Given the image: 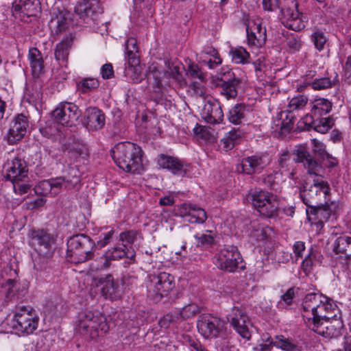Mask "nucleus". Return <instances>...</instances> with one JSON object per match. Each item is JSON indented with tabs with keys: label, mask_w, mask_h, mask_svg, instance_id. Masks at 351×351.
<instances>
[{
	"label": "nucleus",
	"mask_w": 351,
	"mask_h": 351,
	"mask_svg": "<svg viewBox=\"0 0 351 351\" xmlns=\"http://www.w3.org/2000/svg\"><path fill=\"white\" fill-rule=\"evenodd\" d=\"M99 82L95 78H84L77 83V88L82 93H87L97 88Z\"/></svg>",
	"instance_id": "42"
},
{
	"label": "nucleus",
	"mask_w": 351,
	"mask_h": 351,
	"mask_svg": "<svg viewBox=\"0 0 351 351\" xmlns=\"http://www.w3.org/2000/svg\"><path fill=\"white\" fill-rule=\"evenodd\" d=\"M3 287L5 289V298L8 300H12V298L16 294L17 298H22L27 293V290L25 287L21 289L17 287V282L16 280L12 279H8L3 284Z\"/></svg>",
	"instance_id": "35"
},
{
	"label": "nucleus",
	"mask_w": 351,
	"mask_h": 351,
	"mask_svg": "<svg viewBox=\"0 0 351 351\" xmlns=\"http://www.w3.org/2000/svg\"><path fill=\"white\" fill-rule=\"evenodd\" d=\"M51 117L56 122L62 125H67L68 122L66 119V114L64 113L62 106L60 103L58 106L51 112Z\"/></svg>",
	"instance_id": "50"
},
{
	"label": "nucleus",
	"mask_w": 351,
	"mask_h": 351,
	"mask_svg": "<svg viewBox=\"0 0 351 351\" xmlns=\"http://www.w3.org/2000/svg\"><path fill=\"white\" fill-rule=\"evenodd\" d=\"M28 121L23 114H17L11 123L8 133L7 140L9 144L13 145L21 141L27 132Z\"/></svg>",
	"instance_id": "18"
},
{
	"label": "nucleus",
	"mask_w": 351,
	"mask_h": 351,
	"mask_svg": "<svg viewBox=\"0 0 351 351\" xmlns=\"http://www.w3.org/2000/svg\"><path fill=\"white\" fill-rule=\"evenodd\" d=\"M311 142L313 144L312 151L315 156H311L307 152L305 146L299 145L294 150L293 155L295 157L293 160L297 162H302L309 174L318 176L319 169H321L319 160L324 159L325 157L328 156V154L323 143L315 138L312 139Z\"/></svg>",
	"instance_id": "5"
},
{
	"label": "nucleus",
	"mask_w": 351,
	"mask_h": 351,
	"mask_svg": "<svg viewBox=\"0 0 351 351\" xmlns=\"http://www.w3.org/2000/svg\"><path fill=\"white\" fill-rule=\"evenodd\" d=\"M338 82V75L336 74L332 80L327 77L315 78L312 82H306V85H309L314 90H324L332 87Z\"/></svg>",
	"instance_id": "39"
},
{
	"label": "nucleus",
	"mask_w": 351,
	"mask_h": 351,
	"mask_svg": "<svg viewBox=\"0 0 351 351\" xmlns=\"http://www.w3.org/2000/svg\"><path fill=\"white\" fill-rule=\"evenodd\" d=\"M63 110L66 114V119L68 125L70 122L77 121L82 116V112L79 109L78 106L71 102H61Z\"/></svg>",
	"instance_id": "37"
},
{
	"label": "nucleus",
	"mask_w": 351,
	"mask_h": 351,
	"mask_svg": "<svg viewBox=\"0 0 351 351\" xmlns=\"http://www.w3.org/2000/svg\"><path fill=\"white\" fill-rule=\"evenodd\" d=\"M226 322L211 314H202L199 316L197 328L205 339L216 338L225 332Z\"/></svg>",
	"instance_id": "8"
},
{
	"label": "nucleus",
	"mask_w": 351,
	"mask_h": 351,
	"mask_svg": "<svg viewBox=\"0 0 351 351\" xmlns=\"http://www.w3.org/2000/svg\"><path fill=\"white\" fill-rule=\"evenodd\" d=\"M321 257L322 255L317 250H315L313 247H311L307 256L302 262L301 267L303 271L306 274L310 273L316 263H321Z\"/></svg>",
	"instance_id": "34"
},
{
	"label": "nucleus",
	"mask_w": 351,
	"mask_h": 351,
	"mask_svg": "<svg viewBox=\"0 0 351 351\" xmlns=\"http://www.w3.org/2000/svg\"><path fill=\"white\" fill-rule=\"evenodd\" d=\"M247 202L263 217H274L278 209L279 204L276 197L265 191L250 192L246 197Z\"/></svg>",
	"instance_id": "6"
},
{
	"label": "nucleus",
	"mask_w": 351,
	"mask_h": 351,
	"mask_svg": "<svg viewBox=\"0 0 351 351\" xmlns=\"http://www.w3.org/2000/svg\"><path fill=\"white\" fill-rule=\"evenodd\" d=\"M38 320L35 313H15L12 327L19 335H29L37 328Z\"/></svg>",
	"instance_id": "15"
},
{
	"label": "nucleus",
	"mask_w": 351,
	"mask_h": 351,
	"mask_svg": "<svg viewBox=\"0 0 351 351\" xmlns=\"http://www.w3.org/2000/svg\"><path fill=\"white\" fill-rule=\"evenodd\" d=\"M323 303L319 304L316 310L312 313V317H307L308 320L312 319V324L311 326H313V324H315V321L317 322H321L322 321L325 320L326 319L331 318L330 316L326 313V311L324 308V302L326 301L323 300Z\"/></svg>",
	"instance_id": "45"
},
{
	"label": "nucleus",
	"mask_w": 351,
	"mask_h": 351,
	"mask_svg": "<svg viewBox=\"0 0 351 351\" xmlns=\"http://www.w3.org/2000/svg\"><path fill=\"white\" fill-rule=\"evenodd\" d=\"M323 300L327 301L328 297L319 293H310L306 295L302 302V309L306 315L304 317H308V314L312 313L317 309L318 306L323 303Z\"/></svg>",
	"instance_id": "24"
},
{
	"label": "nucleus",
	"mask_w": 351,
	"mask_h": 351,
	"mask_svg": "<svg viewBox=\"0 0 351 351\" xmlns=\"http://www.w3.org/2000/svg\"><path fill=\"white\" fill-rule=\"evenodd\" d=\"M200 307L194 303H191L182 308L180 311L179 316L182 319L185 320L200 313Z\"/></svg>",
	"instance_id": "44"
},
{
	"label": "nucleus",
	"mask_w": 351,
	"mask_h": 351,
	"mask_svg": "<svg viewBox=\"0 0 351 351\" xmlns=\"http://www.w3.org/2000/svg\"><path fill=\"white\" fill-rule=\"evenodd\" d=\"M252 227L254 228L250 232V236L256 239V241H261L267 238V229L258 226L255 228V225L252 224Z\"/></svg>",
	"instance_id": "55"
},
{
	"label": "nucleus",
	"mask_w": 351,
	"mask_h": 351,
	"mask_svg": "<svg viewBox=\"0 0 351 351\" xmlns=\"http://www.w3.org/2000/svg\"><path fill=\"white\" fill-rule=\"evenodd\" d=\"M50 182L53 191L52 193L56 195L59 193L63 184L66 182V179L64 177H57L50 179Z\"/></svg>",
	"instance_id": "61"
},
{
	"label": "nucleus",
	"mask_w": 351,
	"mask_h": 351,
	"mask_svg": "<svg viewBox=\"0 0 351 351\" xmlns=\"http://www.w3.org/2000/svg\"><path fill=\"white\" fill-rule=\"evenodd\" d=\"M332 206V204L320 203L313 206L310 209H306V213L308 220L322 226L324 223L327 221L334 213Z\"/></svg>",
	"instance_id": "19"
},
{
	"label": "nucleus",
	"mask_w": 351,
	"mask_h": 351,
	"mask_svg": "<svg viewBox=\"0 0 351 351\" xmlns=\"http://www.w3.org/2000/svg\"><path fill=\"white\" fill-rule=\"evenodd\" d=\"M141 148L130 142L118 143L112 149V156L117 165L123 171L138 173L141 168Z\"/></svg>",
	"instance_id": "2"
},
{
	"label": "nucleus",
	"mask_w": 351,
	"mask_h": 351,
	"mask_svg": "<svg viewBox=\"0 0 351 351\" xmlns=\"http://www.w3.org/2000/svg\"><path fill=\"white\" fill-rule=\"evenodd\" d=\"M136 236V232L131 230L121 232L119 234V241L122 242L121 244L127 245L128 247H132V245L134 243Z\"/></svg>",
	"instance_id": "53"
},
{
	"label": "nucleus",
	"mask_w": 351,
	"mask_h": 351,
	"mask_svg": "<svg viewBox=\"0 0 351 351\" xmlns=\"http://www.w3.org/2000/svg\"><path fill=\"white\" fill-rule=\"evenodd\" d=\"M241 166L243 173L252 174L261 171L265 164L261 157L254 156L243 158Z\"/></svg>",
	"instance_id": "29"
},
{
	"label": "nucleus",
	"mask_w": 351,
	"mask_h": 351,
	"mask_svg": "<svg viewBox=\"0 0 351 351\" xmlns=\"http://www.w3.org/2000/svg\"><path fill=\"white\" fill-rule=\"evenodd\" d=\"M204 120L208 123H215L222 120L223 117L221 108L218 102L208 101L204 106Z\"/></svg>",
	"instance_id": "26"
},
{
	"label": "nucleus",
	"mask_w": 351,
	"mask_h": 351,
	"mask_svg": "<svg viewBox=\"0 0 351 351\" xmlns=\"http://www.w3.org/2000/svg\"><path fill=\"white\" fill-rule=\"evenodd\" d=\"M98 285L101 286L102 295L111 301L121 299L124 294L123 285L120 278H114L112 274H107L98 279Z\"/></svg>",
	"instance_id": "12"
},
{
	"label": "nucleus",
	"mask_w": 351,
	"mask_h": 351,
	"mask_svg": "<svg viewBox=\"0 0 351 351\" xmlns=\"http://www.w3.org/2000/svg\"><path fill=\"white\" fill-rule=\"evenodd\" d=\"M5 167L8 171L5 178L14 184V189H16L15 184L17 182L23 181L25 178L27 177L28 167L27 162L19 156H16L11 160H8L5 165Z\"/></svg>",
	"instance_id": "14"
},
{
	"label": "nucleus",
	"mask_w": 351,
	"mask_h": 351,
	"mask_svg": "<svg viewBox=\"0 0 351 351\" xmlns=\"http://www.w3.org/2000/svg\"><path fill=\"white\" fill-rule=\"evenodd\" d=\"M186 74L193 80L190 87L196 93L200 92V93H203L202 88L206 81V77L198 65L195 64H189Z\"/></svg>",
	"instance_id": "25"
},
{
	"label": "nucleus",
	"mask_w": 351,
	"mask_h": 351,
	"mask_svg": "<svg viewBox=\"0 0 351 351\" xmlns=\"http://www.w3.org/2000/svg\"><path fill=\"white\" fill-rule=\"evenodd\" d=\"M247 106L244 104H237L232 108L228 113V120L230 123L237 125L245 117Z\"/></svg>",
	"instance_id": "40"
},
{
	"label": "nucleus",
	"mask_w": 351,
	"mask_h": 351,
	"mask_svg": "<svg viewBox=\"0 0 351 351\" xmlns=\"http://www.w3.org/2000/svg\"><path fill=\"white\" fill-rule=\"evenodd\" d=\"M235 81L230 80L225 82L224 84L219 85L217 87L219 88L220 93L224 95L226 99L235 98L238 95V88L241 84V79L235 76Z\"/></svg>",
	"instance_id": "33"
},
{
	"label": "nucleus",
	"mask_w": 351,
	"mask_h": 351,
	"mask_svg": "<svg viewBox=\"0 0 351 351\" xmlns=\"http://www.w3.org/2000/svg\"><path fill=\"white\" fill-rule=\"evenodd\" d=\"M287 45L292 53L299 51L301 47L300 41L293 34H287Z\"/></svg>",
	"instance_id": "56"
},
{
	"label": "nucleus",
	"mask_w": 351,
	"mask_h": 351,
	"mask_svg": "<svg viewBox=\"0 0 351 351\" xmlns=\"http://www.w3.org/2000/svg\"><path fill=\"white\" fill-rule=\"evenodd\" d=\"M158 164L160 167L169 170L173 174L186 173V168L181 160L165 154L159 156Z\"/></svg>",
	"instance_id": "22"
},
{
	"label": "nucleus",
	"mask_w": 351,
	"mask_h": 351,
	"mask_svg": "<svg viewBox=\"0 0 351 351\" xmlns=\"http://www.w3.org/2000/svg\"><path fill=\"white\" fill-rule=\"evenodd\" d=\"M285 132V121L280 118L274 121L271 127V135L278 139H284Z\"/></svg>",
	"instance_id": "46"
},
{
	"label": "nucleus",
	"mask_w": 351,
	"mask_h": 351,
	"mask_svg": "<svg viewBox=\"0 0 351 351\" xmlns=\"http://www.w3.org/2000/svg\"><path fill=\"white\" fill-rule=\"evenodd\" d=\"M263 182L274 190H277V186L280 181H282V174L275 172L273 174H269L263 178Z\"/></svg>",
	"instance_id": "49"
},
{
	"label": "nucleus",
	"mask_w": 351,
	"mask_h": 351,
	"mask_svg": "<svg viewBox=\"0 0 351 351\" xmlns=\"http://www.w3.org/2000/svg\"><path fill=\"white\" fill-rule=\"evenodd\" d=\"M217 267L228 272H234L237 269H244L243 258L237 247L234 245H226L215 256L214 262Z\"/></svg>",
	"instance_id": "7"
},
{
	"label": "nucleus",
	"mask_w": 351,
	"mask_h": 351,
	"mask_svg": "<svg viewBox=\"0 0 351 351\" xmlns=\"http://www.w3.org/2000/svg\"><path fill=\"white\" fill-rule=\"evenodd\" d=\"M185 341L190 348H193L196 351H208V350L196 339L189 336L186 337Z\"/></svg>",
	"instance_id": "60"
},
{
	"label": "nucleus",
	"mask_w": 351,
	"mask_h": 351,
	"mask_svg": "<svg viewBox=\"0 0 351 351\" xmlns=\"http://www.w3.org/2000/svg\"><path fill=\"white\" fill-rule=\"evenodd\" d=\"M287 20L296 21L299 22H305L304 14L298 8V3L295 0H287Z\"/></svg>",
	"instance_id": "38"
},
{
	"label": "nucleus",
	"mask_w": 351,
	"mask_h": 351,
	"mask_svg": "<svg viewBox=\"0 0 351 351\" xmlns=\"http://www.w3.org/2000/svg\"><path fill=\"white\" fill-rule=\"evenodd\" d=\"M330 317L321 322L315 321V324H313V326H310V327L313 331L326 338H337L342 335L343 321L340 316L337 317L335 314Z\"/></svg>",
	"instance_id": "10"
},
{
	"label": "nucleus",
	"mask_w": 351,
	"mask_h": 351,
	"mask_svg": "<svg viewBox=\"0 0 351 351\" xmlns=\"http://www.w3.org/2000/svg\"><path fill=\"white\" fill-rule=\"evenodd\" d=\"M192 206L193 204L184 203L180 204L176 210V215L180 216L185 219H189Z\"/></svg>",
	"instance_id": "57"
},
{
	"label": "nucleus",
	"mask_w": 351,
	"mask_h": 351,
	"mask_svg": "<svg viewBox=\"0 0 351 351\" xmlns=\"http://www.w3.org/2000/svg\"><path fill=\"white\" fill-rule=\"evenodd\" d=\"M135 251L132 247H128L127 245L121 244L108 249L101 257L103 260L101 268L106 269L111 265L112 261H118L125 258V264L130 265L135 261Z\"/></svg>",
	"instance_id": "11"
},
{
	"label": "nucleus",
	"mask_w": 351,
	"mask_h": 351,
	"mask_svg": "<svg viewBox=\"0 0 351 351\" xmlns=\"http://www.w3.org/2000/svg\"><path fill=\"white\" fill-rule=\"evenodd\" d=\"M75 14L67 10L64 8H53L51 12V19L50 22H71L78 20L97 21L102 14V10L97 4H92L89 0H79L75 7Z\"/></svg>",
	"instance_id": "3"
},
{
	"label": "nucleus",
	"mask_w": 351,
	"mask_h": 351,
	"mask_svg": "<svg viewBox=\"0 0 351 351\" xmlns=\"http://www.w3.org/2000/svg\"><path fill=\"white\" fill-rule=\"evenodd\" d=\"M333 252L336 254H342L346 260L351 259V237L341 234L335 240L332 247Z\"/></svg>",
	"instance_id": "27"
},
{
	"label": "nucleus",
	"mask_w": 351,
	"mask_h": 351,
	"mask_svg": "<svg viewBox=\"0 0 351 351\" xmlns=\"http://www.w3.org/2000/svg\"><path fill=\"white\" fill-rule=\"evenodd\" d=\"M230 324L237 330V332L245 339L250 338V333L248 327L245 323L247 320V316L243 309L239 306H234L232 309Z\"/></svg>",
	"instance_id": "20"
},
{
	"label": "nucleus",
	"mask_w": 351,
	"mask_h": 351,
	"mask_svg": "<svg viewBox=\"0 0 351 351\" xmlns=\"http://www.w3.org/2000/svg\"><path fill=\"white\" fill-rule=\"evenodd\" d=\"M303 123L306 126V130H309L313 128L321 134L326 133L333 125V120L329 117H313V115H306Z\"/></svg>",
	"instance_id": "21"
},
{
	"label": "nucleus",
	"mask_w": 351,
	"mask_h": 351,
	"mask_svg": "<svg viewBox=\"0 0 351 351\" xmlns=\"http://www.w3.org/2000/svg\"><path fill=\"white\" fill-rule=\"evenodd\" d=\"M274 341L271 337L267 338L265 343H260L254 349L255 351H277L285 350V339L282 335L276 336Z\"/></svg>",
	"instance_id": "30"
},
{
	"label": "nucleus",
	"mask_w": 351,
	"mask_h": 351,
	"mask_svg": "<svg viewBox=\"0 0 351 351\" xmlns=\"http://www.w3.org/2000/svg\"><path fill=\"white\" fill-rule=\"evenodd\" d=\"M167 70L166 71L171 77L175 79L179 83L182 84L184 81L182 73H180V66L175 64L169 61L166 62Z\"/></svg>",
	"instance_id": "47"
},
{
	"label": "nucleus",
	"mask_w": 351,
	"mask_h": 351,
	"mask_svg": "<svg viewBox=\"0 0 351 351\" xmlns=\"http://www.w3.org/2000/svg\"><path fill=\"white\" fill-rule=\"evenodd\" d=\"M303 342L302 339L287 338V351H302Z\"/></svg>",
	"instance_id": "54"
},
{
	"label": "nucleus",
	"mask_w": 351,
	"mask_h": 351,
	"mask_svg": "<svg viewBox=\"0 0 351 351\" xmlns=\"http://www.w3.org/2000/svg\"><path fill=\"white\" fill-rule=\"evenodd\" d=\"M30 65L32 67V75H34V77H38L40 74L43 72L44 68L43 58H40V59L32 60V62H30Z\"/></svg>",
	"instance_id": "59"
},
{
	"label": "nucleus",
	"mask_w": 351,
	"mask_h": 351,
	"mask_svg": "<svg viewBox=\"0 0 351 351\" xmlns=\"http://www.w3.org/2000/svg\"><path fill=\"white\" fill-rule=\"evenodd\" d=\"M12 13L14 19L20 20L21 22H28V20L23 17V5L19 2V4H14L12 7Z\"/></svg>",
	"instance_id": "58"
},
{
	"label": "nucleus",
	"mask_w": 351,
	"mask_h": 351,
	"mask_svg": "<svg viewBox=\"0 0 351 351\" xmlns=\"http://www.w3.org/2000/svg\"><path fill=\"white\" fill-rule=\"evenodd\" d=\"M312 40L315 47L320 51L324 48L326 42V38L322 31L317 29L312 34Z\"/></svg>",
	"instance_id": "51"
},
{
	"label": "nucleus",
	"mask_w": 351,
	"mask_h": 351,
	"mask_svg": "<svg viewBox=\"0 0 351 351\" xmlns=\"http://www.w3.org/2000/svg\"><path fill=\"white\" fill-rule=\"evenodd\" d=\"M81 122L88 131H97L104 127L106 116L98 108L89 107L83 113Z\"/></svg>",
	"instance_id": "17"
},
{
	"label": "nucleus",
	"mask_w": 351,
	"mask_h": 351,
	"mask_svg": "<svg viewBox=\"0 0 351 351\" xmlns=\"http://www.w3.org/2000/svg\"><path fill=\"white\" fill-rule=\"evenodd\" d=\"M332 108L331 103L326 99L319 98L314 101L311 110L313 117H321L328 113Z\"/></svg>",
	"instance_id": "36"
},
{
	"label": "nucleus",
	"mask_w": 351,
	"mask_h": 351,
	"mask_svg": "<svg viewBox=\"0 0 351 351\" xmlns=\"http://www.w3.org/2000/svg\"><path fill=\"white\" fill-rule=\"evenodd\" d=\"M305 250V243L303 241H296L293 245V251L295 257V261L302 258V252Z\"/></svg>",
	"instance_id": "63"
},
{
	"label": "nucleus",
	"mask_w": 351,
	"mask_h": 351,
	"mask_svg": "<svg viewBox=\"0 0 351 351\" xmlns=\"http://www.w3.org/2000/svg\"><path fill=\"white\" fill-rule=\"evenodd\" d=\"M207 219L206 211L197 205L193 204L189 219L186 221L191 223H204Z\"/></svg>",
	"instance_id": "41"
},
{
	"label": "nucleus",
	"mask_w": 351,
	"mask_h": 351,
	"mask_svg": "<svg viewBox=\"0 0 351 351\" xmlns=\"http://www.w3.org/2000/svg\"><path fill=\"white\" fill-rule=\"evenodd\" d=\"M74 38L75 34L70 33L69 36L57 44L54 52L56 60L62 61V62H66Z\"/></svg>",
	"instance_id": "28"
},
{
	"label": "nucleus",
	"mask_w": 351,
	"mask_h": 351,
	"mask_svg": "<svg viewBox=\"0 0 351 351\" xmlns=\"http://www.w3.org/2000/svg\"><path fill=\"white\" fill-rule=\"evenodd\" d=\"M235 73L231 69L224 70L223 69L217 76L213 77L211 83L214 86L224 84L225 82H228L230 80L235 81Z\"/></svg>",
	"instance_id": "43"
},
{
	"label": "nucleus",
	"mask_w": 351,
	"mask_h": 351,
	"mask_svg": "<svg viewBox=\"0 0 351 351\" xmlns=\"http://www.w3.org/2000/svg\"><path fill=\"white\" fill-rule=\"evenodd\" d=\"M19 2L23 5V17L29 19L28 22L35 20L40 12L38 0H19Z\"/></svg>",
	"instance_id": "32"
},
{
	"label": "nucleus",
	"mask_w": 351,
	"mask_h": 351,
	"mask_svg": "<svg viewBox=\"0 0 351 351\" xmlns=\"http://www.w3.org/2000/svg\"><path fill=\"white\" fill-rule=\"evenodd\" d=\"M230 53L232 60L237 64L246 63L247 58L250 57L248 52L243 48L232 49Z\"/></svg>",
	"instance_id": "48"
},
{
	"label": "nucleus",
	"mask_w": 351,
	"mask_h": 351,
	"mask_svg": "<svg viewBox=\"0 0 351 351\" xmlns=\"http://www.w3.org/2000/svg\"><path fill=\"white\" fill-rule=\"evenodd\" d=\"M330 191L329 185L322 179L313 180V184L308 189H304L300 193V197L303 202L310 209L313 206L320 204L319 201L322 197H326Z\"/></svg>",
	"instance_id": "9"
},
{
	"label": "nucleus",
	"mask_w": 351,
	"mask_h": 351,
	"mask_svg": "<svg viewBox=\"0 0 351 351\" xmlns=\"http://www.w3.org/2000/svg\"><path fill=\"white\" fill-rule=\"evenodd\" d=\"M34 191L36 194L46 195L48 193L53 192L51 184L49 180H45L38 183L34 188Z\"/></svg>",
	"instance_id": "52"
},
{
	"label": "nucleus",
	"mask_w": 351,
	"mask_h": 351,
	"mask_svg": "<svg viewBox=\"0 0 351 351\" xmlns=\"http://www.w3.org/2000/svg\"><path fill=\"white\" fill-rule=\"evenodd\" d=\"M106 317L99 311L86 308L79 312L76 330L86 338L94 339L109 330Z\"/></svg>",
	"instance_id": "1"
},
{
	"label": "nucleus",
	"mask_w": 351,
	"mask_h": 351,
	"mask_svg": "<svg viewBox=\"0 0 351 351\" xmlns=\"http://www.w3.org/2000/svg\"><path fill=\"white\" fill-rule=\"evenodd\" d=\"M114 233V230H111L106 233H104L103 238L100 239L97 241V243H95L96 247H98L99 248H102L107 245L110 242Z\"/></svg>",
	"instance_id": "62"
},
{
	"label": "nucleus",
	"mask_w": 351,
	"mask_h": 351,
	"mask_svg": "<svg viewBox=\"0 0 351 351\" xmlns=\"http://www.w3.org/2000/svg\"><path fill=\"white\" fill-rule=\"evenodd\" d=\"M306 101L307 99L302 95L295 97L289 101L287 106V120L289 119V122H287V132H290L293 129L291 125L293 124L297 119L298 115L295 114V111L304 107Z\"/></svg>",
	"instance_id": "23"
},
{
	"label": "nucleus",
	"mask_w": 351,
	"mask_h": 351,
	"mask_svg": "<svg viewBox=\"0 0 351 351\" xmlns=\"http://www.w3.org/2000/svg\"><path fill=\"white\" fill-rule=\"evenodd\" d=\"M245 132L239 128H234L228 132L224 138L221 140L223 149L226 151L232 149L234 145L240 142L244 137Z\"/></svg>",
	"instance_id": "31"
},
{
	"label": "nucleus",
	"mask_w": 351,
	"mask_h": 351,
	"mask_svg": "<svg viewBox=\"0 0 351 351\" xmlns=\"http://www.w3.org/2000/svg\"><path fill=\"white\" fill-rule=\"evenodd\" d=\"M32 243L35 250L44 256H48L50 254L51 246L55 243L56 239L43 229L32 230Z\"/></svg>",
	"instance_id": "16"
},
{
	"label": "nucleus",
	"mask_w": 351,
	"mask_h": 351,
	"mask_svg": "<svg viewBox=\"0 0 351 351\" xmlns=\"http://www.w3.org/2000/svg\"><path fill=\"white\" fill-rule=\"evenodd\" d=\"M120 280L121 282V285H123V292L125 293L127 289H130L131 286L135 284L136 278L134 276L125 274L120 278Z\"/></svg>",
	"instance_id": "64"
},
{
	"label": "nucleus",
	"mask_w": 351,
	"mask_h": 351,
	"mask_svg": "<svg viewBox=\"0 0 351 351\" xmlns=\"http://www.w3.org/2000/svg\"><path fill=\"white\" fill-rule=\"evenodd\" d=\"M150 282L154 286L156 300H160L166 297L175 287L174 277L166 272H160L149 276Z\"/></svg>",
	"instance_id": "13"
},
{
	"label": "nucleus",
	"mask_w": 351,
	"mask_h": 351,
	"mask_svg": "<svg viewBox=\"0 0 351 351\" xmlns=\"http://www.w3.org/2000/svg\"><path fill=\"white\" fill-rule=\"evenodd\" d=\"M66 245V258L73 263H83L94 257L96 243L85 234L79 233L71 236Z\"/></svg>",
	"instance_id": "4"
}]
</instances>
